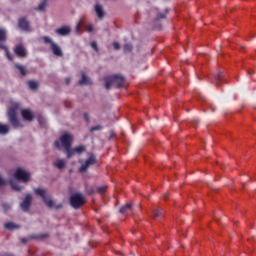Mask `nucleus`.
<instances>
[{"mask_svg":"<svg viewBox=\"0 0 256 256\" xmlns=\"http://www.w3.org/2000/svg\"><path fill=\"white\" fill-rule=\"evenodd\" d=\"M14 67L20 72V75L25 77L27 75V69L21 64H15Z\"/></svg>","mask_w":256,"mask_h":256,"instance_id":"nucleus-19","label":"nucleus"},{"mask_svg":"<svg viewBox=\"0 0 256 256\" xmlns=\"http://www.w3.org/2000/svg\"><path fill=\"white\" fill-rule=\"evenodd\" d=\"M0 41L5 42L7 41V31L5 29L0 28Z\"/></svg>","mask_w":256,"mask_h":256,"instance_id":"nucleus-24","label":"nucleus"},{"mask_svg":"<svg viewBox=\"0 0 256 256\" xmlns=\"http://www.w3.org/2000/svg\"><path fill=\"white\" fill-rule=\"evenodd\" d=\"M50 49L56 57H63V50H61V47L57 45L56 43H52V46H50Z\"/></svg>","mask_w":256,"mask_h":256,"instance_id":"nucleus-13","label":"nucleus"},{"mask_svg":"<svg viewBox=\"0 0 256 256\" xmlns=\"http://www.w3.org/2000/svg\"><path fill=\"white\" fill-rule=\"evenodd\" d=\"M55 33H57V35H60V37H67V35L71 34V28L69 26H63L57 28L55 30Z\"/></svg>","mask_w":256,"mask_h":256,"instance_id":"nucleus-12","label":"nucleus"},{"mask_svg":"<svg viewBox=\"0 0 256 256\" xmlns=\"http://www.w3.org/2000/svg\"><path fill=\"white\" fill-rule=\"evenodd\" d=\"M9 133V126L0 124V135H7Z\"/></svg>","mask_w":256,"mask_h":256,"instance_id":"nucleus-22","label":"nucleus"},{"mask_svg":"<svg viewBox=\"0 0 256 256\" xmlns=\"http://www.w3.org/2000/svg\"><path fill=\"white\" fill-rule=\"evenodd\" d=\"M84 119H85L86 123L91 122V118L89 117V113H87V112L84 113Z\"/></svg>","mask_w":256,"mask_h":256,"instance_id":"nucleus-40","label":"nucleus"},{"mask_svg":"<svg viewBox=\"0 0 256 256\" xmlns=\"http://www.w3.org/2000/svg\"><path fill=\"white\" fill-rule=\"evenodd\" d=\"M5 184V180H3V178L0 176V187L3 186Z\"/></svg>","mask_w":256,"mask_h":256,"instance_id":"nucleus-45","label":"nucleus"},{"mask_svg":"<svg viewBox=\"0 0 256 256\" xmlns=\"http://www.w3.org/2000/svg\"><path fill=\"white\" fill-rule=\"evenodd\" d=\"M10 184H11L12 189H14V191H21V189H23L21 186H19L17 183H15L13 181H11Z\"/></svg>","mask_w":256,"mask_h":256,"instance_id":"nucleus-31","label":"nucleus"},{"mask_svg":"<svg viewBox=\"0 0 256 256\" xmlns=\"http://www.w3.org/2000/svg\"><path fill=\"white\" fill-rule=\"evenodd\" d=\"M130 51H133V45H131V44H125V45H124V52H125V53H130Z\"/></svg>","mask_w":256,"mask_h":256,"instance_id":"nucleus-33","label":"nucleus"},{"mask_svg":"<svg viewBox=\"0 0 256 256\" xmlns=\"http://www.w3.org/2000/svg\"><path fill=\"white\" fill-rule=\"evenodd\" d=\"M18 27L22 31H26V32L31 31V24L29 23V21L25 17H22L18 20Z\"/></svg>","mask_w":256,"mask_h":256,"instance_id":"nucleus-9","label":"nucleus"},{"mask_svg":"<svg viewBox=\"0 0 256 256\" xmlns=\"http://www.w3.org/2000/svg\"><path fill=\"white\" fill-rule=\"evenodd\" d=\"M5 229L8 231H14V229H19V225L13 223V222H7L4 224Z\"/></svg>","mask_w":256,"mask_h":256,"instance_id":"nucleus-18","label":"nucleus"},{"mask_svg":"<svg viewBox=\"0 0 256 256\" xmlns=\"http://www.w3.org/2000/svg\"><path fill=\"white\" fill-rule=\"evenodd\" d=\"M97 163V158L95 155H90L89 158L85 161L84 164L81 165L79 168V172L83 173L84 171H87V169L90 167V165H95Z\"/></svg>","mask_w":256,"mask_h":256,"instance_id":"nucleus-6","label":"nucleus"},{"mask_svg":"<svg viewBox=\"0 0 256 256\" xmlns=\"http://www.w3.org/2000/svg\"><path fill=\"white\" fill-rule=\"evenodd\" d=\"M17 181H23V183H29L31 180V173L23 170V168H18L14 174Z\"/></svg>","mask_w":256,"mask_h":256,"instance_id":"nucleus-4","label":"nucleus"},{"mask_svg":"<svg viewBox=\"0 0 256 256\" xmlns=\"http://www.w3.org/2000/svg\"><path fill=\"white\" fill-rule=\"evenodd\" d=\"M107 191V186L96 187V193L103 195Z\"/></svg>","mask_w":256,"mask_h":256,"instance_id":"nucleus-26","label":"nucleus"},{"mask_svg":"<svg viewBox=\"0 0 256 256\" xmlns=\"http://www.w3.org/2000/svg\"><path fill=\"white\" fill-rule=\"evenodd\" d=\"M81 80H79V85H92V81L85 72H81Z\"/></svg>","mask_w":256,"mask_h":256,"instance_id":"nucleus-15","label":"nucleus"},{"mask_svg":"<svg viewBox=\"0 0 256 256\" xmlns=\"http://www.w3.org/2000/svg\"><path fill=\"white\" fill-rule=\"evenodd\" d=\"M54 146L56 147V149L61 150V141L56 140V141L54 142Z\"/></svg>","mask_w":256,"mask_h":256,"instance_id":"nucleus-41","label":"nucleus"},{"mask_svg":"<svg viewBox=\"0 0 256 256\" xmlns=\"http://www.w3.org/2000/svg\"><path fill=\"white\" fill-rule=\"evenodd\" d=\"M34 193L38 195V197H41L47 207L49 209H63V204L55 205V202H53V199L51 197H47V191L45 189L36 188L34 189Z\"/></svg>","mask_w":256,"mask_h":256,"instance_id":"nucleus-2","label":"nucleus"},{"mask_svg":"<svg viewBox=\"0 0 256 256\" xmlns=\"http://www.w3.org/2000/svg\"><path fill=\"white\" fill-rule=\"evenodd\" d=\"M8 118H9V121H10L12 127H14V129L23 127V125H21V123L19 122V119L17 118V111H15L14 108H11L8 111Z\"/></svg>","mask_w":256,"mask_h":256,"instance_id":"nucleus-5","label":"nucleus"},{"mask_svg":"<svg viewBox=\"0 0 256 256\" xmlns=\"http://www.w3.org/2000/svg\"><path fill=\"white\" fill-rule=\"evenodd\" d=\"M105 81V89H111L112 85H115L117 89H121V87H125V77L121 74H115L112 76L104 77Z\"/></svg>","mask_w":256,"mask_h":256,"instance_id":"nucleus-1","label":"nucleus"},{"mask_svg":"<svg viewBox=\"0 0 256 256\" xmlns=\"http://www.w3.org/2000/svg\"><path fill=\"white\" fill-rule=\"evenodd\" d=\"M221 79H223V72H219L215 78L216 85H221Z\"/></svg>","mask_w":256,"mask_h":256,"instance_id":"nucleus-30","label":"nucleus"},{"mask_svg":"<svg viewBox=\"0 0 256 256\" xmlns=\"http://www.w3.org/2000/svg\"><path fill=\"white\" fill-rule=\"evenodd\" d=\"M0 49H2L3 51H7L9 48H7V46L0 44Z\"/></svg>","mask_w":256,"mask_h":256,"instance_id":"nucleus-44","label":"nucleus"},{"mask_svg":"<svg viewBox=\"0 0 256 256\" xmlns=\"http://www.w3.org/2000/svg\"><path fill=\"white\" fill-rule=\"evenodd\" d=\"M96 15L99 19H103L105 17V11H103V6L97 4L95 6Z\"/></svg>","mask_w":256,"mask_h":256,"instance_id":"nucleus-17","label":"nucleus"},{"mask_svg":"<svg viewBox=\"0 0 256 256\" xmlns=\"http://www.w3.org/2000/svg\"><path fill=\"white\" fill-rule=\"evenodd\" d=\"M45 7H47V0H43L36 9L37 11H45Z\"/></svg>","mask_w":256,"mask_h":256,"instance_id":"nucleus-27","label":"nucleus"},{"mask_svg":"<svg viewBox=\"0 0 256 256\" xmlns=\"http://www.w3.org/2000/svg\"><path fill=\"white\" fill-rule=\"evenodd\" d=\"M14 53L17 55V57H20V59H25V57H27V49H25L23 44H18L15 46Z\"/></svg>","mask_w":256,"mask_h":256,"instance_id":"nucleus-8","label":"nucleus"},{"mask_svg":"<svg viewBox=\"0 0 256 256\" xmlns=\"http://www.w3.org/2000/svg\"><path fill=\"white\" fill-rule=\"evenodd\" d=\"M21 115L25 121H33V119H35V116L30 112L29 109L22 110Z\"/></svg>","mask_w":256,"mask_h":256,"instance_id":"nucleus-14","label":"nucleus"},{"mask_svg":"<svg viewBox=\"0 0 256 256\" xmlns=\"http://www.w3.org/2000/svg\"><path fill=\"white\" fill-rule=\"evenodd\" d=\"M248 75H251V72H250V71H248Z\"/></svg>","mask_w":256,"mask_h":256,"instance_id":"nucleus-50","label":"nucleus"},{"mask_svg":"<svg viewBox=\"0 0 256 256\" xmlns=\"http://www.w3.org/2000/svg\"><path fill=\"white\" fill-rule=\"evenodd\" d=\"M86 191L88 195H95L97 193V187H87Z\"/></svg>","mask_w":256,"mask_h":256,"instance_id":"nucleus-28","label":"nucleus"},{"mask_svg":"<svg viewBox=\"0 0 256 256\" xmlns=\"http://www.w3.org/2000/svg\"><path fill=\"white\" fill-rule=\"evenodd\" d=\"M28 86H29V89H31L32 91H37V89H39V82L30 80L28 82Z\"/></svg>","mask_w":256,"mask_h":256,"instance_id":"nucleus-20","label":"nucleus"},{"mask_svg":"<svg viewBox=\"0 0 256 256\" xmlns=\"http://www.w3.org/2000/svg\"><path fill=\"white\" fill-rule=\"evenodd\" d=\"M83 25V20H80L76 25V33H81V27Z\"/></svg>","mask_w":256,"mask_h":256,"instance_id":"nucleus-36","label":"nucleus"},{"mask_svg":"<svg viewBox=\"0 0 256 256\" xmlns=\"http://www.w3.org/2000/svg\"><path fill=\"white\" fill-rule=\"evenodd\" d=\"M22 242H23V243H27V239H23Z\"/></svg>","mask_w":256,"mask_h":256,"instance_id":"nucleus-49","label":"nucleus"},{"mask_svg":"<svg viewBox=\"0 0 256 256\" xmlns=\"http://www.w3.org/2000/svg\"><path fill=\"white\" fill-rule=\"evenodd\" d=\"M55 167H57V169H65V160L63 159H58L55 163H54Z\"/></svg>","mask_w":256,"mask_h":256,"instance_id":"nucleus-21","label":"nucleus"},{"mask_svg":"<svg viewBox=\"0 0 256 256\" xmlns=\"http://www.w3.org/2000/svg\"><path fill=\"white\" fill-rule=\"evenodd\" d=\"M85 203V197L83 194H73L70 197V205L73 207V209H80V207H83V204Z\"/></svg>","mask_w":256,"mask_h":256,"instance_id":"nucleus-3","label":"nucleus"},{"mask_svg":"<svg viewBox=\"0 0 256 256\" xmlns=\"http://www.w3.org/2000/svg\"><path fill=\"white\" fill-rule=\"evenodd\" d=\"M165 217V211H163V208L156 207L152 211V218L155 219V221H159V219H163Z\"/></svg>","mask_w":256,"mask_h":256,"instance_id":"nucleus-11","label":"nucleus"},{"mask_svg":"<svg viewBox=\"0 0 256 256\" xmlns=\"http://www.w3.org/2000/svg\"><path fill=\"white\" fill-rule=\"evenodd\" d=\"M5 53H6L7 59H9V61H13V55L11 53H9V49L6 50Z\"/></svg>","mask_w":256,"mask_h":256,"instance_id":"nucleus-38","label":"nucleus"},{"mask_svg":"<svg viewBox=\"0 0 256 256\" xmlns=\"http://www.w3.org/2000/svg\"><path fill=\"white\" fill-rule=\"evenodd\" d=\"M43 41H44V43H46V45L50 44L51 47L53 46V43H55V42H53V40L49 36H44Z\"/></svg>","mask_w":256,"mask_h":256,"instance_id":"nucleus-29","label":"nucleus"},{"mask_svg":"<svg viewBox=\"0 0 256 256\" xmlns=\"http://www.w3.org/2000/svg\"><path fill=\"white\" fill-rule=\"evenodd\" d=\"M45 237H49V234L45 233L31 236L32 239H45Z\"/></svg>","mask_w":256,"mask_h":256,"instance_id":"nucleus-32","label":"nucleus"},{"mask_svg":"<svg viewBox=\"0 0 256 256\" xmlns=\"http://www.w3.org/2000/svg\"><path fill=\"white\" fill-rule=\"evenodd\" d=\"M91 47L92 49H94V51L99 52V47L97 46V42H92Z\"/></svg>","mask_w":256,"mask_h":256,"instance_id":"nucleus-37","label":"nucleus"},{"mask_svg":"<svg viewBox=\"0 0 256 256\" xmlns=\"http://www.w3.org/2000/svg\"><path fill=\"white\" fill-rule=\"evenodd\" d=\"M167 13H169V8H166L165 12L159 13L156 17V21H159L160 19H165V17H167Z\"/></svg>","mask_w":256,"mask_h":256,"instance_id":"nucleus-25","label":"nucleus"},{"mask_svg":"<svg viewBox=\"0 0 256 256\" xmlns=\"http://www.w3.org/2000/svg\"><path fill=\"white\" fill-rule=\"evenodd\" d=\"M88 33H93V25L87 26Z\"/></svg>","mask_w":256,"mask_h":256,"instance_id":"nucleus-43","label":"nucleus"},{"mask_svg":"<svg viewBox=\"0 0 256 256\" xmlns=\"http://www.w3.org/2000/svg\"><path fill=\"white\" fill-rule=\"evenodd\" d=\"M133 211V205L131 204H126L120 208V213L122 215H129Z\"/></svg>","mask_w":256,"mask_h":256,"instance_id":"nucleus-16","label":"nucleus"},{"mask_svg":"<svg viewBox=\"0 0 256 256\" xmlns=\"http://www.w3.org/2000/svg\"><path fill=\"white\" fill-rule=\"evenodd\" d=\"M167 197H169V192H166V193L164 194V199H167Z\"/></svg>","mask_w":256,"mask_h":256,"instance_id":"nucleus-47","label":"nucleus"},{"mask_svg":"<svg viewBox=\"0 0 256 256\" xmlns=\"http://www.w3.org/2000/svg\"><path fill=\"white\" fill-rule=\"evenodd\" d=\"M60 142L62 143L64 149H69V147H71V143L73 142V135L67 133L63 134L60 137Z\"/></svg>","mask_w":256,"mask_h":256,"instance_id":"nucleus-7","label":"nucleus"},{"mask_svg":"<svg viewBox=\"0 0 256 256\" xmlns=\"http://www.w3.org/2000/svg\"><path fill=\"white\" fill-rule=\"evenodd\" d=\"M101 129H103V126H101V125L93 126V127L90 129V133H93V132H95V131H101Z\"/></svg>","mask_w":256,"mask_h":256,"instance_id":"nucleus-35","label":"nucleus"},{"mask_svg":"<svg viewBox=\"0 0 256 256\" xmlns=\"http://www.w3.org/2000/svg\"><path fill=\"white\" fill-rule=\"evenodd\" d=\"M113 47L116 51H119V49H121V44H119V42H114Z\"/></svg>","mask_w":256,"mask_h":256,"instance_id":"nucleus-39","label":"nucleus"},{"mask_svg":"<svg viewBox=\"0 0 256 256\" xmlns=\"http://www.w3.org/2000/svg\"><path fill=\"white\" fill-rule=\"evenodd\" d=\"M75 152L78 153V154H81L83 152H85V146H77L74 148Z\"/></svg>","mask_w":256,"mask_h":256,"instance_id":"nucleus-34","label":"nucleus"},{"mask_svg":"<svg viewBox=\"0 0 256 256\" xmlns=\"http://www.w3.org/2000/svg\"><path fill=\"white\" fill-rule=\"evenodd\" d=\"M32 200H33V198L31 197V194L26 195L24 201L20 204L22 211H24L25 213H27V211H29V209L31 208Z\"/></svg>","mask_w":256,"mask_h":256,"instance_id":"nucleus-10","label":"nucleus"},{"mask_svg":"<svg viewBox=\"0 0 256 256\" xmlns=\"http://www.w3.org/2000/svg\"><path fill=\"white\" fill-rule=\"evenodd\" d=\"M66 150V155H67V158L68 159H71V157H73V155H75V148H71V147H68V148H65Z\"/></svg>","mask_w":256,"mask_h":256,"instance_id":"nucleus-23","label":"nucleus"},{"mask_svg":"<svg viewBox=\"0 0 256 256\" xmlns=\"http://www.w3.org/2000/svg\"><path fill=\"white\" fill-rule=\"evenodd\" d=\"M4 256H14V255L11 253H5Z\"/></svg>","mask_w":256,"mask_h":256,"instance_id":"nucleus-48","label":"nucleus"},{"mask_svg":"<svg viewBox=\"0 0 256 256\" xmlns=\"http://www.w3.org/2000/svg\"><path fill=\"white\" fill-rule=\"evenodd\" d=\"M66 83L69 85V83H71V78H66Z\"/></svg>","mask_w":256,"mask_h":256,"instance_id":"nucleus-46","label":"nucleus"},{"mask_svg":"<svg viewBox=\"0 0 256 256\" xmlns=\"http://www.w3.org/2000/svg\"><path fill=\"white\" fill-rule=\"evenodd\" d=\"M3 209H4L5 212L10 211L11 210V205L5 203V204H3Z\"/></svg>","mask_w":256,"mask_h":256,"instance_id":"nucleus-42","label":"nucleus"}]
</instances>
